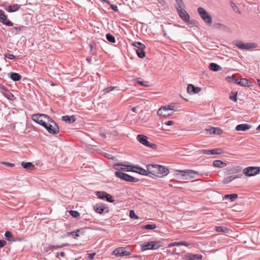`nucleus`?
I'll use <instances>...</instances> for the list:
<instances>
[{
	"instance_id": "f257e3e1",
	"label": "nucleus",
	"mask_w": 260,
	"mask_h": 260,
	"mask_svg": "<svg viewBox=\"0 0 260 260\" xmlns=\"http://www.w3.org/2000/svg\"><path fill=\"white\" fill-rule=\"evenodd\" d=\"M32 119L38 124L45 127L52 119L46 114H35L32 115Z\"/></svg>"
},
{
	"instance_id": "f03ea898",
	"label": "nucleus",
	"mask_w": 260,
	"mask_h": 260,
	"mask_svg": "<svg viewBox=\"0 0 260 260\" xmlns=\"http://www.w3.org/2000/svg\"><path fill=\"white\" fill-rule=\"evenodd\" d=\"M162 246V242L160 241H153L144 242L141 245L143 251L147 250H156Z\"/></svg>"
},
{
	"instance_id": "7ed1b4c3",
	"label": "nucleus",
	"mask_w": 260,
	"mask_h": 260,
	"mask_svg": "<svg viewBox=\"0 0 260 260\" xmlns=\"http://www.w3.org/2000/svg\"><path fill=\"white\" fill-rule=\"evenodd\" d=\"M177 172L181 174V179L183 180H188L196 177L198 175V173L192 170H177Z\"/></svg>"
},
{
	"instance_id": "20e7f679",
	"label": "nucleus",
	"mask_w": 260,
	"mask_h": 260,
	"mask_svg": "<svg viewBox=\"0 0 260 260\" xmlns=\"http://www.w3.org/2000/svg\"><path fill=\"white\" fill-rule=\"evenodd\" d=\"M235 45L238 48L242 50H250L251 49L256 48L258 47L257 44L255 43H244L241 41H237Z\"/></svg>"
},
{
	"instance_id": "39448f33",
	"label": "nucleus",
	"mask_w": 260,
	"mask_h": 260,
	"mask_svg": "<svg viewBox=\"0 0 260 260\" xmlns=\"http://www.w3.org/2000/svg\"><path fill=\"white\" fill-rule=\"evenodd\" d=\"M47 131L51 134L56 135L59 132V128L57 123L52 119L47 123L46 126L44 127Z\"/></svg>"
},
{
	"instance_id": "423d86ee",
	"label": "nucleus",
	"mask_w": 260,
	"mask_h": 260,
	"mask_svg": "<svg viewBox=\"0 0 260 260\" xmlns=\"http://www.w3.org/2000/svg\"><path fill=\"white\" fill-rule=\"evenodd\" d=\"M175 8L177 11L179 16H189L188 14L184 9V4L182 0H175Z\"/></svg>"
},
{
	"instance_id": "0eeeda50",
	"label": "nucleus",
	"mask_w": 260,
	"mask_h": 260,
	"mask_svg": "<svg viewBox=\"0 0 260 260\" xmlns=\"http://www.w3.org/2000/svg\"><path fill=\"white\" fill-rule=\"evenodd\" d=\"M137 140L142 144L151 148L153 149H156L157 148V145L154 143H151L148 141V137L143 135H138L137 136Z\"/></svg>"
},
{
	"instance_id": "6e6552de",
	"label": "nucleus",
	"mask_w": 260,
	"mask_h": 260,
	"mask_svg": "<svg viewBox=\"0 0 260 260\" xmlns=\"http://www.w3.org/2000/svg\"><path fill=\"white\" fill-rule=\"evenodd\" d=\"M115 175L117 177L126 181L131 182H137L139 181L138 179L134 178L133 176L120 171H116L115 173Z\"/></svg>"
},
{
	"instance_id": "1a4fd4ad",
	"label": "nucleus",
	"mask_w": 260,
	"mask_h": 260,
	"mask_svg": "<svg viewBox=\"0 0 260 260\" xmlns=\"http://www.w3.org/2000/svg\"><path fill=\"white\" fill-rule=\"evenodd\" d=\"M259 167H249L243 170V174L246 176L250 177L257 175L259 173Z\"/></svg>"
},
{
	"instance_id": "9d476101",
	"label": "nucleus",
	"mask_w": 260,
	"mask_h": 260,
	"mask_svg": "<svg viewBox=\"0 0 260 260\" xmlns=\"http://www.w3.org/2000/svg\"><path fill=\"white\" fill-rule=\"evenodd\" d=\"M113 254L117 256L129 255L130 253L125 250L124 247H119L113 251Z\"/></svg>"
},
{
	"instance_id": "9b49d317",
	"label": "nucleus",
	"mask_w": 260,
	"mask_h": 260,
	"mask_svg": "<svg viewBox=\"0 0 260 260\" xmlns=\"http://www.w3.org/2000/svg\"><path fill=\"white\" fill-rule=\"evenodd\" d=\"M167 108V106H165L159 108L157 111V114L159 116H162L163 117H167L172 115L173 112H170Z\"/></svg>"
},
{
	"instance_id": "f8f14e48",
	"label": "nucleus",
	"mask_w": 260,
	"mask_h": 260,
	"mask_svg": "<svg viewBox=\"0 0 260 260\" xmlns=\"http://www.w3.org/2000/svg\"><path fill=\"white\" fill-rule=\"evenodd\" d=\"M158 166H160V165L150 164L146 166V168L149 174H152L156 176V174L158 173L159 171Z\"/></svg>"
},
{
	"instance_id": "ddd939ff",
	"label": "nucleus",
	"mask_w": 260,
	"mask_h": 260,
	"mask_svg": "<svg viewBox=\"0 0 260 260\" xmlns=\"http://www.w3.org/2000/svg\"><path fill=\"white\" fill-rule=\"evenodd\" d=\"M203 256L201 254H194L188 253L183 258V260H201Z\"/></svg>"
},
{
	"instance_id": "4468645a",
	"label": "nucleus",
	"mask_w": 260,
	"mask_h": 260,
	"mask_svg": "<svg viewBox=\"0 0 260 260\" xmlns=\"http://www.w3.org/2000/svg\"><path fill=\"white\" fill-rule=\"evenodd\" d=\"M158 173L156 174V176L158 177H162L163 176L167 175L169 173V170L164 166H158Z\"/></svg>"
},
{
	"instance_id": "2eb2a0df",
	"label": "nucleus",
	"mask_w": 260,
	"mask_h": 260,
	"mask_svg": "<svg viewBox=\"0 0 260 260\" xmlns=\"http://www.w3.org/2000/svg\"><path fill=\"white\" fill-rule=\"evenodd\" d=\"M187 90L190 94H194L200 92L201 88L200 87H195L193 85L190 84L187 86Z\"/></svg>"
},
{
	"instance_id": "dca6fc26",
	"label": "nucleus",
	"mask_w": 260,
	"mask_h": 260,
	"mask_svg": "<svg viewBox=\"0 0 260 260\" xmlns=\"http://www.w3.org/2000/svg\"><path fill=\"white\" fill-rule=\"evenodd\" d=\"M93 208L96 213L102 214L106 209V206L104 204L99 203L94 206Z\"/></svg>"
},
{
	"instance_id": "f3484780",
	"label": "nucleus",
	"mask_w": 260,
	"mask_h": 260,
	"mask_svg": "<svg viewBox=\"0 0 260 260\" xmlns=\"http://www.w3.org/2000/svg\"><path fill=\"white\" fill-rule=\"evenodd\" d=\"M5 236L6 239L9 241L15 242L17 241H21L20 238H15L12 233L8 231L6 232Z\"/></svg>"
},
{
	"instance_id": "a211bd4d",
	"label": "nucleus",
	"mask_w": 260,
	"mask_h": 260,
	"mask_svg": "<svg viewBox=\"0 0 260 260\" xmlns=\"http://www.w3.org/2000/svg\"><path fill=\"white\" fill-rule=\"evenodd\" d=\"M251 127V125L248 124L244 123L238 124L236 127V130L237 131H245Z\"/></svg>"
},
{
	"instance_id": "6ab92c4d",
	"label": "nucleus",
	"mask_w": 260,
	"mask_h": 260,
	"mask_svg": "<svg viewBox=\"0 0 260 260\" xmlns=\"http://www.w3.org/2000/svg\"><path fill=\"white\" fill-rule=\"evenodd\" d=\"M61 119L63 121L68 123H72L74 122L76 118L74 115L72 116H63L61 117Z\"/></svg>"
},
{
	"instance_id": "aec40b11",
	"label": "nucleus",
	"mask_w": 260,
	"mask_h": 260,
	"mask_svg": "<svg viewBox=\"0 0 260 260\" xmlns=\"http://www.w3.org/2000/svg\"><path fill=\"white\" fill-rule=\"evenodd\" d=\"M21 165L23 168L28 170H33L35 168V166L30 162L22 161L21 163Z\"/></svg>"
},
{
	"instance_id": "412c9836",
	"label": "nucleus",
	"mask_w": 260,
	"mask_h": 260,
	"mask_svg": "<svg viewBox=\"0 0 260 260\" xmlns=\"http://www.w3.org/2000/svg\"><path fill=\"white\" fill-rule=\"evenodd\" d=\"M239 85L241 86L250 87L252 85V83L246 78L240 79Z\"/></svg>"
},
{
	"instance_id": "4be33fe9",
	"label": "nucleus",
	"mask_w": 260,
	"mask_h": 260,
	"mask_svg": "<svg viewBox=\"0 0 260 260\" xmlns=\"http://www.w3.org/2000/svg\"><path fill=\"white\" fill-rule=\"evenodd\" d=\"M181 18L187 25H196L197 24V21L193 19H190V17H181Z\"/></svg>"
},
{
	"instance_id": "5701e85b",
	"label": "nucleus",
	"mask_w": 260,
	"mask_h": 260,
	"mask_svg": "<svg viewBox=\"0 0 260 260\" xmlns=\"http://www.w3.org/2000/svg\"><path fill=\"white\" fill-rule=\"evenodd\" d=\"M207 155H215V154H221L223 153V151L220 148H216L211 150H208Z\"/></svg>"
},
{
	"instance_id": "b1692460",
	"label": "nucleus",
	"mask_w": 260,
	"mask_h": 260,
	"mask_svg": "<svg viewBox=\"0 0 260 260\" xmlns=\"http://www.w3.org/2000/svg\"><path fill=\"white\" fill-rule=\"evenodd\" d=\"M20 8V6L17 4H13L9 6L7 8L6 10L9 12H14L17 11Z\"/></svg>"
},
{
	"instance_id": "393cba45",
	"label": "nucleus",
	"mask_w": 260,
	"mask_h": 260,
	"mask_svg": "<svg viewBox=\"0 0 260 260\" xmlns=\"http://www.w3.org/2000/svg\"><path fill=\"white\" fill-rule=\"evenodd\" d=\"M210 70L214 72L221 70V67L215 63H210L209 65Z\"/></svg>"
},
{
	"instance_id": "a878e982",
	"label": "nucleus",
	"mask_w": 260,
	"mask_h": 260,
	"mask_svg": "<svg viewBox=\"0 0 260 260\" xmlns=\"http://www.w3.org/2000/svg\"><path fill=\"white\" fill-rule=\"evenodd\" d=\"M188 246L189 244L185 242H173L171 243L168 245V247L171 248L173 246Z\"/></svg>"
},
{
	"instance_id": "bb28decb",
	"label": "nucleus",
	"mask_w": 260,
	"mask_h": 260,
	"mask_svg": "<svg viewBox=\"0 0 260 260\" xmlns=\"http://www.w3.org/2000/svg\"><path fill=\"white\" fill-rule=\"evenodd\" d=\"M10 78L14 81H18L21 79V76L18 73H11L10 74Z\"/></svg>"
},
{
	"instance_id": "cd10ccee",
	"label": "nucleus",
	"mask_w": 260,
	"mask_h": 260,
	"mask_svg": "<svg viewBox=\"0 0 260 260\" xmlns=\"http://www.w3.org/2000/svg\"><path fill=\"white\" fill-rule=\"evenodd\" d=\"M240 178V176H239L238 175H235V176L232 175V176H228V177L225 178L223 179V183L224 184H228V183L231 182L233 180H234V179H235L236 178Z\"/></svg>"
},
{
	"instance_id": "c85d7f7f",
	"label": "nucleus",
	"mask_w": 260,
	"mask_h": 260,
	"mask_svg": "<svg viewBox=\"0 0 260 260\" xmlns=\"http://www.w3.org/2000/svg\"><path fill=\"white\" fill-rule=\"evenodd\" d=\"M213 165L215 167L217 168H222L226 165V163L223 162L220 160H215L213 162Z\"/></svg>"
},
{
	"instance_id": "c756f323",
	"label": "nucleus",
	"mask_w": 260,
	"mask_h": 260,
	"mask_svg": "<svg viewBox=\"0 0 260 260\" xmlns=\"http://www.w3.org/2000/svg\"><path fill=\"white\" fill-rule=\"evenodd\" d=\"M137 170V171H134L135 172L138 173L139 174L143 175H148L149 173L148 172V170H145L144 169H143L140 167H135Z\"/></svg>"
},
{
	"instance_id": "7c9ffc66",
	"label": "nucleus",
	"mask_w": 260,
	"mask_h": 260,
	"mask_svg": "<svg viewBox=\"0 0 260 260\" xmlns=\"http://www.w3.org/2000/svg\"><path fill=\"white\" fill-rule=\"evenodd\" d=\"M7 18L8 17H0V22H2L7 26H12L13 25V23L10 20L7 19Z\"/></svg>"
},
{
	"instance_id": "2f4dec72",
	"label": "nucleus",
	"mask_w": 260,
	"mask_h": 260,
	"mask_svg": "<svg viewBox=\"0 0 260 260\" xmlns=\"http://www.w3.org/2000/svg\"><path fill=\"white\" fill-rule=\"evenodd\" d=\"M198 12L200 15V16H204V17H207V16H210L206 12V11L202 7H199L198 9Z\"/></svg>"
},
{
	"instance_id": "473e14b6",
	"label": "nucleus",
	"mask_w": 260,
	"mask_h": 260,
	"mask_svg": "<svg viewBox=\"0 0 260 260\" xmlns=\"http://www.w3.org/2000/svg\"><path fill=\"white\" fill-rule=\"evenodd\" d=\"M238 198V195L236 193L226 194L224 196L225 199H230L231 201H234Z\"/></svg>"
},
{
	"instance_id": "72a5a7b5",
	"label": "nucleus",
	"mask_w": 260,
	"mask_h": 260,
	"mask_svg": "<svg viewBox=\"0 0 260 260\" xmlns=\"http://www.w3.org/2000/svg\"><path fill=\"white\" fill-rule=\"evenodd\" d=\"M215 230L217 232L228 233L229 229L224 226H216Z\"/></svg>"
},
{
	"instance_id": "f704fd0d",
	"label": "nucleus",
	"mask_w": 260,
	"mask_h": 260,
	"mask_svg": "<svg viewBox=\"0 0 260 260\" xmlns=\"http://www.w3.org/2000/svg\"><path fill=\"white\" fill-rule=\"evenodd\" d=\"M96 195L99 199H106V196H108V193L105 191H97Z\"/></svg>"
},
{
	"instance_id": "c9c22d12",
	"label": "nucleus",
	"mask_w": 260,
	"mask_h": 260,
	"mask_svg": "<svg viewBox=\"0 0 260 260\" xmlns=\"http://www.w3.org/2000/svg\"><path fill=\"white\" fill-rule=\"evenodd\" d=\"M144 49H137L136 50L138 56L141 58H143L145 56V52Z\"/></svg>"
},
{
	"instance_id": "e433bc0d",
	"label": "nucleus",
	"mask_w": 260,
	"mask_h": 260,
	"mask_svg": "<svg viewBox=\"0 0 260 260\" xmlns=\"http://www.w3.org/2000/svg\"><path fill=\"white\" fill-rule=\"evenodd\" d=\"M132 45L137 48V49H144L145 48V45L139 42H133Z\"/></svg>"
},
{
	"instance_id": "4c0bfd02",
	"label": "nucleus",
	"mask_w": 260,
	"mask_h": 260,
	"mask_svg": "<svg viewBox=\"0 0 260 260\" xmlns=\"http://www.w3.org/2000/svg\"><path fill=\"white\" fill-rule=\"evenodd\" d=\"M80 231L81 230L78 229L76 231L69 232L68 233V236L71 235L74 238L76 239L79 236V233Z\"/></svg>"
},
{
	"instance_id": "58836bf2",
	"label": "nucleus",
	"mask_w": 260,
	"mask_h": 260,
	"mask_svg": "<svg viewBox=\"0 0 260 260\" xmlns=\"http://www.w3.org/2000/svg\"><path fill=\"white\" fill-rule=\"evenodd\" d=\"M210 134H217L220 135L221 130L218 128H215L212 127L211 129H209Z\"/></svg>"
},
{
	"instance_id": "ea45409f",
	"label": "nucleus",
	"mask_w": 260,
	"mask_h": 260,
	"mask_svg": "<svg viewBox=\"0 0 260 260\" xmlns=\"http://www.w3.org/2000/svg\"><path fill=\"white\" fill-rule=\"evenodd\" d=\"M123 166V165L120 164H118V163L115 164L113 166V168L115 169V170H117L118 171L122 170L123 171H129L128 170H127L125 168H121V166Z\"/></svg>"
},
{
	"instance_id": "a19ab883",
	"label": "nucleus",
	"mask_w": 260,
	"mask_h": 260,
	"mask_svg": "<svg viewBox=\"0 0 260 260\" xmlns=\"http://www.w3.org/2000/svg\"><path fill=\"white\" fill-rule=\"evenodd\" d=\"M69 244H67V243H64V244H62L60 246H59V245H56V246H55V245H51V246H50L48 248H49V250H53L54 249H58L59 248H62V247H65V246H67Z\"/></svg>"
},
{
	"instance_id": "79ce46f5",
	"label": "nucleus",
	"mask_w": 260,
	"mask_h": 260,
	"mask_svg": "<svg viewBox=\"0 0 260 260\" xmlns=\"http://www.w3.org/2000/svg\"><path fill=\"white\" fill-rule=\"evenodd\" d=\"M156 228V226L155 224H146L142 227V229H147V230H153L155 229Z\"/></svg>"
},
{
	"instance_id": "37998d69",
	"label": "nucleus",
	"mask_w": 260,
	"mask_h": 260,
	"mask_svg": "<svg viewBox=\"0 0 260 260\" xmlns=\"http://www.w3.org/2000/svg\"><path fill=\"white\" fill-rule=\"evenodd\" d=\"M106 39L111 43L115 42V37L110 33H108L106 35Z\"/></svg>"
},
{
	"instance_id": "c03bdc74",
	"label": "nucleus",
	"mask_w": 260,
	"mask_h": 260,
	"mask_svg": "<svg viewBox=\"0 0 260 260\" xmlns=\"http://www.w3.org/2000/svg\"><path fill=\"white\" fill-rule=\"evenodd\" d=\"M71 216L75 218H78L80 216V213L77 211L75 210H70L69 211Z\"/></svg>"
},
{
	"instance_id": "a18cd8bd",
	"label": "nucleus",
	"mask_w": 260,
	"mask_h": 260,
	"mask_svg": "<svg viewBox=\"0 0 260 260\" xmlns=\"http://www.w3.org/2000/svg\"><path fill=\"white\" fill-rule=\"evenodd\" d=\"M1 89L3 90L8 92L7 95L8 99L11 100V98H13L14 96L11 93H10L5 87L3 86Z\"/></svg>"
},
{
	"instance_id": "49530a36",
	"label": "nucleus",
	"mask_w": 260,
	"mask_h": 260,
	"mask_svg": "<svg viewBox=\"0 0 260 260\" xmlns=\"http://www.w3.org/2000/svg\"><path fill=\"white\" fill-rule=\"evenodd\" d=\"M129 217L132 219H139V217L135 214L134 210H131L129 211Z\"/></svg>"
},
{
	"instance_id": "de8ad7c7",
	"label": "nucleus",
	"mask_w": 260,
	"mask_h": 260,
	"mask_svg": "<svg viewBox=\"0 0 260 260\" xmlns=\"http://www.w3.org/2000/svg\"><path fill=\"white\" fill-rule=\"evenodd\" d=\"M137 81V83L144 86L147 87L148 86V82L147 81H141L139 80V79H135Z\"/></svg>"
},
{
	"instance_id": "09e8293b",
	"label": "nucleus",
	"mask_w": 260,
	"mask_h": 260,
	"mask_svg": "<svg viewBox=\"0 0 260 260\" xmlns=\"http://www.w3.org/2000/svg\"><path fill=\"white\" fill-rule=\"evenodd\" d=\"M235 77L234 76H228L226 77V80L230 83H234Z\"/></svg>"
},
{
	"instance_id": "8fccbe9b",
	"label": "nucleus",
	"mask_w": 260,
	"mask_h": 260,
	"mask_svg": "<svg viewBox=\"0 0 260 260\" xmlns=\"http://www.w3.org/2000/svg\"><path fill=\"white\" fill-rule=\"evenodd\" d=\"M106 200L110 203H113L114 202V200H113L112 196L108 193V196H106Z\"/></svg>"
},
{
	"instance_id": "3c124183",
	"label": "nucleus",
	"mask_w": 260,
	"mask_h": 260,
	"mask_svg": "<svg viewBox=\"0 0 260 260\" xmlns=\"http://www.w3.org/2000/svg\"><path fill=\"white\" fill-rule=\"evenodd\" d=\"M5 57H6L8 59H14L16 58V56L15 55H14L13 54H9V53L5 54Z\"/></svg>"
},
{
	"instance_id": "603ef678",
	"label": "nucleus",
	"mask_w": 260,
	"mask_h": 260,
	"mask_svg": "<svg viewBox=\"0 0 260 260\" xmlns=\"http://www.w3.org/2000/svg\"><path fill=\"white\" fill-rule=\"evenodd\" d=\"M230 4H231V6L233 10L234 11L237 12L238 11V8L237 7V6L236 5V4L234 2H231Z\"/></svg>"
},
{
	"instance_id": "864d4df0",
	"label": "nucleus",
	"mask_w": 260,
	"mask_h": 260,
	"mask_svg": "<svg viewBox=\"0 0 260 260\" xmlns=\"http://www.w3.org/2000/svg\"><path fill=\"white\" fill-rule=\"evenodd\" d=\"M204 21L208 24H210L212 22V17H202Z\"/></svg>"
},
{
	"instance_id": "5fc2aeb1",
	"label": "nucleus",
	"mask_w": 260,
	"mask_h": 260,
	"mask_svg": "<svg viewBox=\"0 0 260 260\" xmlns=\"http://www.w3.org/2000/svg\"><path fill=\"white\" fill-rule=\"evenodd\" d=\"M167 106V108L168 109V110L169 111H171L174 110V108H175V104L174 103H172L170 105H168Z\"/></svg>"
},
{
	"instance_id": "6e6d98bb",
	"label": "nucleus",
	"mask_w": 260,
	"mask_h": 260,
	"mask_svg": "<svg viewBox=\"0 0 260 260\" xmlns=\"http://www.w3.org/2000/svg\"><path fill=\"white\" fill-rule=\"evenodd\" d=\"M213 27L215 28H218L219 27H224L225 26L220 23H215L213 24Z\"/></svg>"
},
{
	"instance_id": "4d7b16f0",
	"label": "nucleus",
	"mask_w": 260,
	"mask_h": 260,
	"mask_svg": "<svg viewBox=\"0 0 260 260\" xmlns=\"http://www.w3.org/2000/svg\"><path fill=\"white\" fill-rule=\"evenodd\" d=\"M115 88V86H109V87H107L105 89V90L106 92H109L111 91L112 90H113Z\"/></svg>"
},
{
	"instance_id": "13d9d810",
	"label": "nucleus",
	"mask_w": 260,
	"mask_h": 260,
	"mask_svg": "<svg viewBox=\"0 0 260 260\" xmlns=\"http://www.w3.org/2000/svg\"><path fill=\"white\" fill-rule=\"evenodd\" d=\"M237 93H235V94L234 95H231V96H230V99L232 101H234V102H237Z\"/></svg>"
},
{
	"instance_id": "bf43d9fd",
	"label": "nucleus",
	"mask_w": 260,
	"mask_h": 260,
	"mask_svg": "<svg viewBox=\"0 0 260 260\" xmlns=\"http://www.w3.org/2000/svg\"><path fill=\"white\" fill-rule=\"evenodd\" d=\"M7 244V242L5 240H0V248L3 247Z\"/></svg>"
},
{
	"instance_id": "052dcab7",
	"label": "nucleus",
	"mask_w": 260,
	"mask_h": 260,
	"mask_svg": "<svg viewBox=\"0 0 260 260\" xmlns=\"http://www.w3.org/2000/svg\"><path fill=\"white\" fill-rule=\"evenodd\" d=\"M2 164L6 165L9 167H13L14 166V164L12 163L7 162H3Z\"/></svg>"
},
{
	"instance_id": "680f3d73",
	"label": "nucleus",
	"mask_w": 260,
	"mask_h": 260,
	"mask_svg": "<svg viewBox=\"0 0 260 260\" xmlns=\"http://www.w3.org/2000/svg\"><path fill=\"white\" fill-rule=\"evenodd\" d=\"M208 150H200L198 151V153L201 154H205L207 155Z\"/></svg>"
},
{
	"instance_id": "e2e57ef3",
	"label": "nucleus",
	"mask_w": 260,
	"mask_h": 260,
	"mask_svg": "<svg viewBox=\"0 0 260 260\" xmlns=\"http://www.w3.org/2000/svg\"><path fill=\"white\" fill-rule=\"evenodd\" d=\"M59 255H60L61 256H64L65 255V253L64 252H57L56 253V257H58Z\"/></svg>"
},
{
	"instance_id": "0e129e2a",
	"label": "nucleus",
	"mask_w": 260,
	"mask_h": 260,
	"mask_svg": "<svg viewBox=\"0 0 260 260\" xmlns=\"http://www.w3.org/2000/svg\"><path fill=\"white\" fill-rule=\"evenodd\" d=\"M111 8L114 11H117L118 10V7L117 6L113 5H111Z\"/></svg>"
},
{
	"instance_id": "69168bd1",
	"label": "nucleus",
	"mask_w": 260,
	"mask_h": 260,
	"mask_svg": "<svg viewBox=\"0 0 260 260\" xmlns=\"http://www.w3.org/2000/svg\"><path fill=\"white\" fill-rule=\"evenodd\" d=\"M173 123H174V121H171V120L168 121L167 122H166V124L167 125H173Z\"/></svg>"
},
{
	"instance_id": "338daca9",
	"label": "nucleus",
	"mask_w": 260,
	"mask_h": 260,
	"mask_svg": "<svg viewBox=\"0 0 260 260\" xmlns=\"http://www.w3.org/2000/svg\"><path fill=\"white\" fill-rule=\"evenodd\" d=\"M240 81V79H237L235 78L234 83L239 85Z\"/></svg>"
},
{
	"instance_id": "774afa93",
	"label": "nucleus",
	"mask_w": 260,
	"mask_h": 260,
	"mask_svg": "<svg viewBox=\"0 0 260 260\" xmlns=\"http://www.w3.org/2000/svg\"><path fill=\"white\" fill-rule=\"evenodd\" d=\"M94 255H95V253L90 254L89 255V259H90V260L93 259Z\"/></svg>"
}]
</instances>
